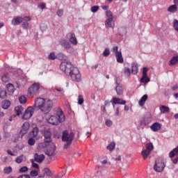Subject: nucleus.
<instances>
[{
	"mask_svg": "<svg viewBox=\"0 0 178 178\" xmlns=\"http://www.w3.org/2000/svg\"><path fill=\"white\" fill-rule=\"evenodd\" d=\"M54 106V102L51 99H46L42 97H38L35 99L33 108L43 112V113H49Z\"/></svg>",
	"mask_w": 178,
	"mask_h": 178,
	"instance_id": "f257e3e1",
	"label": "nucleus"
},
{
	"mask_svg": "<svg viewBox=\"0 0 178 178\" xmlns=\"http://www.w3.org/2000/svg\"><path fill=\"white\" fill-rule=\"evenodd\" d=\"M56 115H50L47 118L48 123L54 126H58L59 123H63V122H65V117L62 109H57Z\"/></svg>",
	"mask_w": 178,
	"mask_h": 178,
	"instance_id": "f03ea898",
	"label": "nucleus"
},
{
	"mask_svg": "<svg viewBox=\"0 0 178 178\" xmlns=\"http://www.w3.org/2000/svg\"><path fill=\"white\" fill-rule=\"evenodd\" d=\"M74 137V135L73 134V133L69 134V131H64L63 132L62 141L65 143L63 146L64 149H67V148H69L70 146L72 145Z\"/></svg>",
	"mask_w": 178,
	"mask_h": 178,
	"instance_id": "7ed1b4c3",
	"label": "nucleus"
},
{
	"mask_svg": "<svg viewBox=\"0 0 178 178\" xmlns=\"http://www.w3.org/2000/svg\"><path fill=\"white\" fill-rule=\"evenodd\" d=\"M106 16L108 17L105 21L106 29H115V22H113V14L112 11L106 10Z\"/></svg>",
	"mask_w": 178,
	"mask_h": 178,
	"instance_id": "20e7f679",
	"label": "nucleus"
},
{
	"mask_svg": "<svg viewBox=\"0 0 178 178\" xmlns=\"http://www.w3.org/2000/svg\"><path fill=\"white\" fill-rule=\"evenodd\" d=\"M68 74H70L72 81L79 83L81 81V74L77 67H72V70Z\"/></svg>",
	"mask_w": 178,
	"mask_h": 178,
	"instance_id": "39448f33",
	"label": "nucleus"
},
{
	"mask_svg": "<svg viewBox=\"0 0 178 178\" xmlns=\"http://www.w3.org/2000/svg\"><path fill=\"white\" fill-rule=\"evenodd\" d=\"M28 94L32 97L38 95L40 94V83H33L28 89Z\"/></svg>",
	"mask_w": 178,
	"mask_h": 178,
	"instance_id": "423d86ee",
	"label": "nucleus"
},
{
	"mask_svg": "<svg viewBox=\"0 0 178 178\" xmlns=\"http://www.w3.org/2000/svg\"><path fill=\"white\" fill-rule=\"evenodd\" d=\"M73 65L70 63H67V61L64 60L63 61L60 65V69L62 70V72H64L65 74H69L70 73L71 70L73 69Z\"/></svg>",
	"mask_w": 178,
	"mask_h": 178,
	"instance_id": "0eeeda50",
	"label": "nucleus"
},
{
	"mask_svg": "<svg viewBox=\"0 0 178 178\" xmlns=\"http://www.w3.org/2000/svg\"><path fill=\"white\" fill-rule=\"evenodd\" d=\"M30 20H31V17L30 16L24 17H15L12 19L11 24H13V26H19V24L23 23V22H30Z\"/></svg>",
	"mask_w": 178,
	"mask_h": 178,
	"instance_id": "6e6552de",
	"label": "nucleus"
},
{
	"mask_svg": "<svg viewBox=\"0 0 178 178\" xmlns=\"http://www.w3.org/2000/svg\"><path fill=\"white\" fill-rule=\"evenodd\" d=\"M154 169L155 172H157L158 173L163 172V170L165 169V163L163 162V159H158L156 160Z\"/></svg>",
	"mask_w": 178,
	"mask_h": 178,
	"instance_id": "1a4fd4ad",
	"label": "nucleus"
},
{
	"mask_svg": "<svg viewBox=\"0 0 178 178\" xmlns=\"http://www.w3.org/2000/svg\"><path fill=\"white\" fill-rule=\"evenodd\" d=\"M44 148L46 147L45 154L48 156H52L55 154V144L54 143H46L45 146H42Z\"/></svg>",
	"mask_w": 178,
	"mask_h": 178,
	"instance_id": "9d476101",
	"label": "nucleus"
},
{
	"mask_svg": "<svg viewBox=\"0 0 178 178\" xmlns=\"http://www.w3.org/2000/svg\"><path fill=\"white\" fill-rule=\"evenodd\" d=\"M169 156L171 158L172 161L175 165L177 164L178 162V145L177 147L174 148L170 153H169ZM175 156H177L175 158ZM175 158V159H173Z\"/></svg>",
	"mask_w": 178,
	"mask_h": 178,
	"instance_id": "9b49d317",
	"label": "nucleus"
},
{
	"mask_svg": "<svg viewBox=\"0 0 178 178\" xmlns=\"http://www.w3.org/2000/svg\"><path fill=\"white\" fill-rule=\"evenodd\" d=\"M148 72V68L143 67V76L140 79V83H144L145 84H147V83H149L151 81V79L148 77V75L147 74Z\"/></svg>",
	"mask_w": 178,
	"mask_h": 178,
	"instance_id": "f8f14e48",
	"label": "nucleus"
},
{
	"mask_svg": "<svg viewBox=\"0 0 178 178\" xmlns=\"http://www.w3.org/2000/svg\"><path fill=\"white\" fill-rule=\"evenodd\" d=\"M33 113H34V108L29 106L25 111V113L23 115L22 118L25 120H27L28 119H30V118H31V116H33Z\"/></svg>",
	"mask_w": 178,
	"mask_h": 178,
	"instance_id": "ddd939ff",
	"label": "nucleus"
},
{
	"mask_svg": "<svg viewBox=\"0 0 178 178\" xmlns=\"http://www.w3.org/2000/svg\"><path fill=\"white\" fill-rule=\"evenodd\" d=\"M51 131H45L44 132V142L42 143V147H45L47 144H49L52 141V139L51 138Z\"/></svg>",
	"mask_w": 178,
	"mask_h": 178,
	"instance_id": "4468645a",
	"label": "nucleus"
},
{
	"mask_svg": "<svg viewBox=\"0 0 178 178\" xmlns=\"http://www.w3.org/2000/svg\"><path fill=\"white\" fill-rule=\"evenodd\" d=\"M67 38H68L70 42L72 44V45H77V38H76V35L74 33H68L67 34Z\"/></svg>",
	"mask_w": 178,
	"mask_h": 178,
	"instance_id": "2eb2a0df",
	"label": "nucleus"
},
{
	"mask_svg": "<svg viewBox=\"0 0 178 178\" xmlns=\"http://www.w3.org/2000/svg\"><path fill=\"white\" fill-rule=\"evenodd\" d=\"M30 129V124L29 122H24L20 130L19 134L22 136H24V134H27L29 133V130Z\"/></svg>",
	"mask_w": 178,
	"mask_h": 178,
	"instance_id": "dca6fc26",
	"label": "nucleus"
},
{
	"mask_svg": "<svg viewBox=\"0 0 178 178\" xmlns=\"http://www.w3.org/2000/svg\"><path fill=\"white\" fill-rule=\"evenodd\" d=\"M115 81L116 84L115 91L118 95H122L123 94V86L119 82H118V78H115Z\"/></svg>",
	"mask_w": 178,
	"mask_h": 178,
	"instance_id": "f3484780",
	"label": "nucleus"
},
{
	"mask_svg": "<svg viewBox=\"0 0 178 178\" xmlns=\"http://www.w3.org/2000/svg\"><path fill=\"white\" fill-rule=\"evenodd\" d=\"M112 104L113 106H115V105H126V101L120 98L113 97Z\"/></svg>",
	"mask_w": 178,
	"mask_h": 178,
	"instance_id": "a211bd4d",
	"label": "nucleus"
},
{
	"mask_svg": "<svg viewBox=\"0 0 178 178\" xmlns=\"http://www.w3.org/2000/svg\"><path fill=\"white\" fill-rule=\"evenodd\" d=\"M35 162H38V163H42V161L45 159V156L44 154H40L38 153H35L34 155Z\"/></svg>",
	"mask_w": 178,
	"mask_h": 178,
	"instance_id": "6ab92c4d",
	"label": "nucleus"
},
{
	"mask_svg": "<svg viewBox=\"0 0 178 178\" xmlns=\"http://www.w3.org/2000/svg\"><path fill=\"white\" fill-rule=\"evenodd\" d=\"M161 127L162 125L159 122H154L150 127V129L152 131H159V130H161Z\"/></svg>",
	"mask_w": 178,
	"mask_h": 178,
	"instance_id": "aec40b11",
	"label": "nucleus"
},
{
	"mask_svg": "<svg viewBox=\"0 0 178 178\" xmlns=\"http://www.w3.org/2000/svg\"><path fill=\"white\" fill-rule=\"evenodd\" d=\"M115 58L118 63H123V62H124V59H123V56L122 55V51L118 52L115 54Z\"/></svg>",
	"mask_w": 178,
	"mask_h": 178,
	"instance_id": "412c9836",
	"label": "nucleus"
},
{
	"mask_svg": "<svg viewBox=\"0 0 178 178\" xmlns=\"http://www.w3.org/2000/svg\"><path fill=\"white\" fill-rule=\"evenodd\" d=\"M147 99H148V95H144L138 102L140 106H144V105H145V102H147Z\"/></svg>",
	"mask_w": 178,
	"mask_h": 178,
	"instance_id": "4be33fe9",
	"label": "nucleus"
},
{
	"mask_svg": "<svg viewBox=\"0 0 178 178\" xmlns=\"http://www.w3.org/2000/svg\"><path fill=\"white\" fill-rule=\"evenodd\" d=\"M23 111H24V108L22 106H18L15 108L17 116H20V115L23 113Z\"/></svg>",
	"mask_w": 178,
	"mask_h": 178,
	"instance_id": "5701e85b",
	"label": "nucleus"
},
{
	"mask_svg": "<svg viewBox=\"0 0 178 178\" xmlns=\"http://www.w3.org/2000/svg\"><path fill=\"white\" fill-rule=\"evenodd\" d=\"M38 127H35L33 129L32 131L30 132V136L31 137H33V138H35V137H37V136H38Z\"/></svg>",
	"mask_w": 178,
	"mask_h": 178,
	"instance_id": "b1692460",
	"label": "nucleus"
},
{
	"mask_svg": "<svg viewBox=\"0 0 178 178\" xmlns=\"http://www.w3.org/2000/svg\"><path fill=\"white\" fill-rule=\"evenodd\" d=\"M131 73L133 74H137L138 73V66L137 63L131 64Z\"/></svg>",
	"mask_w": 178,
	"mask_h": 178,
	"instance_id": "393cba45",
	"label": "nucleus"
},
{
	"mask_svg": "<svg viewBox=\"0 0 178 178\" xmlns=\"http://www.w3.org/2000/svg\"><path fill=\"white\" fill-rule=\"evenodd\" d=\"M6 87L7 91L9 92L10 95H13V94L15 92V86H13V85L11 83H8Z\"/></svg>",
	"mask_w": 178,
	"mask_h": 178,
	"instance_id": "a878e982",
	"label": "nucleus"
},
{
	"mask_svg": "<svg viewBox=\"0 0 178 178\" xmlns=\"http://www.w3.org/2000/svg\"><path fill=\"white\" fill-rule=\"evenodd\" d=\"M159 109H160L161 113H168L170 111L169 107H168L166 106H163V105H161L159 106Z\"/></svg>",
	"mask_w": 178,
	"mask_h": 178,
	"instance_id": "bb28decb",
	"label": "nucleus"
},
{
	"mask_svg": "<svg viewBox=\"0 0 178 178\" xmlns=\"http://www.w3.org/2000/svg\"><path fill=\"white\" fill-rule=\"evenodd\" d=\"M3 109H8L10 106V102L9 100H3L1 104Z\"/></svg>",
	"mask_w": 178,
	"mask_h": 178,
	"instance_id": "cd10ccee",
	"label": "nucleus"
},
{
	"mask_svg": "<svg viewBox=\"0 0 178 178\" xmlns=\"http://www.w3.org/2000/svg\"><path fill=\"white\" fill-rule=\"evenodd\" d=\"M9 80H10L9 74H5L1 76V81H3V83H8Z\"/></svg>",
	"mask_w": 178,
	"mask_h": 178,
	"instance_id": "c85d7f7f",
	"label": "nucleus"
},
{
	"mask_svg": "<svg viewBox=\"0 0 178 178\" xmlns=\"http://www.w3.org/2000/svg\"><path fill=\"white\" fill-rule=\"evenodd\" d=\"M142 156L143 159H147V158H148V156L149 155V154H151V152L149 150H147L146 149L143 150L142 152Z\"/></svg>",
	"mask_w": 178,
	"mask_h": 178,
	"instance_id": "c756f323",
	"label": "nucleus"
},
{
	"mask_svg": "<svg viewBox=\"0 0 178 178\" xmlns=\"http://www.w3.org/2000/svg\"><path fill=\"white\" fill-rule=\"evenodd\" d=\"M168 12H170L171 13H175V12L177 11V6L176 5H172L168 8Z\"/></svg>",
	"mask_w": 178,
	"mask_h": 178,
	"instance_id": "7c9ffc66",
	"label": "nucleus"
},
{
	"mask_svg": "<svg viewBox=\"0 0 178 178\" xmlns=\"http://www.w3.org/2000/svg\"><path fill=\"white\" fill-rule=\"evenodd\" d=\"M178 63V56L172 57V58L170 61V65H176Z\"/></svg>",
	"mask_w": 178,
	"mask_h": 178,
	"instance_id": "2f4dec72",
	"label": "nucleus"
},
{
	"mask_svg": "<svg viewBox=\"0 0 178 178\" xmlns=\"http://www.w3.org/2000/svg\"><path fill=\"white\" fill-rule=\"evenodd\" d=\"M115 142H111L108 146H107V149H108V151H113L115 149Z\"/></svg>",
	"mask_w": 178,
	"mask_h": 178,
	"instance_id": "473e14b6",
	"label": "nucleus"
},
{
	"mask_svg": "<svg viewBox=\"0 0 178 178\" xmlns=\"http://www.w3.org/2000/svg\"><path fill=\"white\" fill-rule=\"evenodd\" d=\"M12 167H6L3 169V172L5 173V175H10V173H12Z\"/></svg>",
	"mask_w": 178,
	"mask_h": 178,
	"instance_id": "72a5a7b5",
	"label": "nucleus"
},
{
	"mask_svg": "<svg viewBox=\"0 0 178 178\" xmlns=\"http://www.w3.org/2000/svg\"><path fill=\"white\" fill-rule=\"evenodd\" d=\"M24 156V155L23 154H21L20 156H17L15 159L16 163H22V162H23Z\"/></svg>",
	"mask_w": 178,
	"mask_h": 178,
	"instance_id": "f704fd0d",
	"label": "nucleus"
},
{
	"mask_svg": "<svg viewBox=\"0 0 178 178\" xmlns=\"http://www.w3.org/2000/svg\"><path fill=\"white\" fill-rule=\"evenodd\" d=\"M84 104V97L83 95H79L78 96V104L79 105H83Z\"/></svg>",
	"mask_w": 178,
	"mask_h": 178,
	"instance_id": "c9c22d12",
	"label": "nucleus"
},
{
	"mask_svg": "<svg viewBox=\"0 0 178 178\" xmlns=\"http://www.w3.org/2000/svg\"><path fill=\"white\" fill-rule=\"evenodd\" d=\"M19 102L21 104H26V102H27V98H26L25 96L22 95V96L19 97Z\"/></svg>",
	"mask_w": 178,
	"mask_h": 178,
	"instance_id": "e433bc0d",
	"label": "nucleus"
},
{
	"mask_svg": "<svg viewBox=\"0 0 178 178\" xmlns=\"http://www.w3.org/2000/svg\"><path fill=\"white\" fill-rule=\"evenodd\" d=\"M154 149V145L152 143H147L146 144V150L147 151H152Z\"/></svg>",
	"mask_w": 178,
	"mask_h": 178,
	"instance_id": "4c0bfd02",
	"label": "nucleus"
},
{
	"mask_svg": "<svg viewBox=\"0 0 178 178\" xmlns=\"http://www.w3.org/2000/svg\"><path fill=\"white\" fill-rule=\"evenodd\" d=\"M29 171V168L24 166L22 167L19 170V173H26V172Z\"/></svg>",
	"mask_w": 178,
	"mask_h": 178,
	"instance_id": "58836bf2",
	"label": "nucleus"
},
{
	"mask_svg": "<svg viewBox=\"0 0 178 178\" xmlns=\"http://www.w3.org/2000/svg\"><path fill=\"white\" fill-rule=\"evenodd\" d=\"M44 175L45 176V175L47 176H50L51 175V170L48 168H44L42 171Z\"/></svg>",
	"mask_w": 178,
	"mask_h": 178,
	"instance_id": "ea45409f",
	"label": "nucleus"
},
{
	"mask_svg": "<svg viewBox=\"0 0 178 178\" xmlns=\"http://www.w3.org/2000/svg\"><path fill=\"white\" fill-rule=\"evenodd\" d=\"M6 90H0V98H6Z\"/></svg>",
	"mask_w": 178,
	"mask_h": 178,
	"instance_id": "a19ab883",
	"label": "nucleus"
},
{
	"mask_svg": "<svg viewBox=\"0 0 178 178\" xmlns=\"http://www.w3.org/2000/svg\"><path fill=\"white\" fill-rule=\"evenodd\" d=\"M99 10V6H94L91 8V12L92 13H97V11Z\"/></svg>",
	"mask_w": 178,
	"mask_h": 178,
	"instance_id": "79ce46f5",
	"label": "nucleus"
},
{
	"mask_svg": "<svg viewBox=\"0 0 178 178\" xmlns=\"http://www.w3.org/2000/svg\"><path fill=\"white\" fill-rule=\"evenodd\" d=\"M124 73L125 76H130L131 72L130 71V68L129 67H125L124 70Z\"/></svg>",
	"mask_w": 178,
	"mask_h": 178,
	"instance_id": "37998d69",
	"label": "nucleus"
},
{
	"mask_svg": "<svg viewBox=\"0 0 178 178\" xmlns=\"http://www.w3.org/2000/svg\"><path fill=\"white\" fill-rule=\"evenodd\" d=\"M49 59H50L51 60H54V59H56V55H55V53H50V54L49 55Z\"/></svg>",
	"mask_w": 178,
	"mask_h": 178,
	"instance_id": "c03bdc74",
	"label": "nucleus"
},
{
	"mask_svg": "<svg viewBox=\"0 0 178 178\" xmlns=\"http://www.w3.org/2000/svg\"><path fill=\"white\" fill-rule=\"evenodd\" d=\"M33 138V137L30 138L28 140V144H29V145H34V144H35V140Z\"/></svg>",
	"mask_w": 178,
	"mask_h": 178,
	"instance_id": "a18cd8bd",
	"label": "nucleus"
},
{
	"mask_svg": "<svg viewBox=\"0 0 178 178\" xmlns=\"http://www.w3.org/2000/svg\"><path fill=\"white\" fill-rule=\"evenodd\" d=\"M58 17H62L63 16V10L62 9H58L56 13Z\"/></svg>",
	"mask_w": 178,
	"mask_h": 178,
	"instance_id": "49530a36",
	"label": "nucleus"
},
{
	"mask_svg": "<svg viewBox=\"0 0 178 178\" xmlns=\"http://www.w3.org/2000/svg\"><path fill=\"white\" fill-rule=\"evenodd\" d=\"M111 55V51H109V49H105V50L103 52V56H109Z\"/></svg>",
	"mask_w": 178,
	"mask_h": 178,
	"instance_id": "de8ad7c7",
	"label": "nucleus"
},
{
	"mask_svg": "<svg viewBox=\"0 0 178 178\" xmlns=\"http://www.w3.org/2000/svg\"><path fill=\"white\" fill-rule=\"evenodd\" d=\"M112 52H115V55L118 52H121L120 51H119V47L118 46H114L112 48Z\"/></svg>",
	"mask_w": 178,
	"mask_h": 178,
	"instance_id": "09e8293b",
	"label": "nucleus"
},
{
	"mask_svg": "<svg viewBox=\"0 0 178 178\" xmlns=\"http://www.w3.org/2000/svg\"><path fill=\"white\" fill-rule=\"evenodd\" d=\"M106 126H108V127H111L112 124H113V122H112V120H106L105 122Z\"/></svg>",
	"mask_w": 178,
	"mask_h": 178,
	"instance_id": "8fccbe9b",
	"label": "nucleus"
},
{
	"mask_svg": "<svg viewBox=\"0 0 178 178\" xmlns=\"http://www.w3.org/2000/svg\"><path fill=\"white\" fill-rule=\"evenodd\" d=\"M30 175L33 177H35V176H38V172L37 170H32V171H31Z\"/></svg>",
	"mask_w": 178,
	"mask_h": 178,
	"instance_id": "3c124183",
	"label": "nucleus"
},
{
	"mask_svg": "<svg viewBox=\"0 0 178 178\" xmlns=\"http://www.w3.org/2000/svg\"><path fill=\"white\" fill-rule=\"evenodd\" d=\"M24 22L22 23V28L23 29H29V21H23Z\"/></svg>",
	"mask_w": 178,
	"mask_h": 178,
	"instance_id": "603ef678",
	"label": "nucleus"
},
{
	"mask_svg": "<svg viewBox=\"0 0 178 178\" xmlns=\"http://www.w3.org/2000/svg\"><path fill=\"white\" fill-rule=\"evenodd\" d=\"M63 47H65L67 49H69L72 45L68 42H65L63 44Z\"/></svg>",
	"mask_w": 178,
	"mask_h": 178,
	"instance_id": "864d4df0",
	"label": "nucleus"
},
{
	"mask_svg": "<svg viewBox=\"0 0 178 178\" xmlns=\"http://www.w3.org/2000/svg\"><path fill=\"white\" fill-rule=\"evenodd\" d=\"M47 6V5L45 4V3H40L39 5H38V8H40V9L44 10L45 9V7Z\"/></svg>",
	"mask_w": 178,
	"mask_h": 178,
	"instance_id": "5fc2aeb1",
	"label": "nucleus"
},
{
	"mask_svg": "<svg viewBox=\"0 0 178 178\" xmlns=\"http://www.w3.org/2000/svg\"><path fill=\"white\" fill-rule=\"evenodd\" d=\"M7 154L8 155H10L11 156H16V154L13 153V151L10 149L7 150Z\"/></svg>",
	"mask_w": 178,
	"mask_h": 178,
	"instance_id": "6e6d98bb",
	"label": "nucleus"
},
{
	"mask_svg": "<svg viewBox=\"0 0 178 178\" xmlns=\"http://www.w3.org/2000/svg\"><path fill=\"white\" fill-rule=\"evenodd\" d=\"M17 178H30V175H19Z\"/></svg>",
	"mask_w": 178,
	"mask_h": 178,
	"instance_id": "4d7b16f0",
	"label": "nucleus"
},
{
	"mask_svg": "<svg viewBox=\"0 0 178 178\" xmlns=\"http://www.w3.org/2000/svg\"><path fill=\"white\" fill-rule=\"evenodd\" d=\"M32 166L33 168H35V169H38V168H40V165H38L37 163H34V161H32Z\"/></svg>",
	"mask_w": 178,
	"mask_h": 178,
	"instance_id": "13d9d810",
	"label": "nucleus"
},
{
	"mask_svg": "<svg viewBox=\"0 0 178 178\" xmlns=\"http://www.w3.org/2000/svg\"><path fill=\"white\" fill-rule=\"evenodd\" d=\"M54 89L56 90V91H58V92H62V91H63V88H62L55 87Z\"/></svg>",
	"mask_w": 178,
	"mask_h": 178,
	"instance_id": "bf43d9fd",
	"label": "nucleus"
},
{
	"mask_svg": "<svg viewBox=\"0 0 178 178\" xmlns=\"http://www.w3.org/2000/svg\"><path fill=\"white\" fill-rule=\"evenodd\" d=\"M111 105V102L106 100L104 102V106H109Z\"/></svg>",
	"mask_w": 178,
	"mask_h": 178,
	"instance_id": "052dcab7",
	"label": "nucleus"
},
{
	"mask_svg": "<svg viewBox=\"0 0 178 178\" xmlns=\"http://www.w3.org/2000/svg\"><path fill=\"white\" fill-rule=\"evenodd\" d=\"M101 8L103 10H108L109 7L108 6H102Z\"/></svg>",
	"mask_w": 178,
	"mask_h": 178,
	"instance_id": "680f3d73",
	"label": "nucleus"
},
{
	"mask_svg": "<svg viewBox=\"0 0 178 178\" xmlns=\"http://www.w3.org/2000/svg\"><path fill=\"white\" fill-rule=\"evenodd\" d=\"M65 175H66V171H65V170L63 171V172L59 175V177H63V176H65Z\"/></svg>",
	"mask_w": 178,
	"mask_h": 178,
	"instance_id": "e2e57ef3",
	"label": "nucleus"
},
{
	"mask_svg": "<svg viewBox=\"0 0 178 178\" xmlns=\"http://www.w3.org/2000/svg\"><path fill=\"white\" fill-rule=\"evenodd\" d=\"M115 115L116 116H118L119 115V108H117L115 111Z\"/></svg>",
	"mask_w": 178,
	"mask_h": 178,
	"instance_id": "0e129e2a",
	"label": "nucleus"
},
{
	"mask_svg": "<svg viewBox=\"0 0 178 178\" xmlns=\"http://www.w3.org/2000/svg\"><path fill=\"white\" fill-rule=\"evenodd\" d=\"M1 161H2V162H6V161H8V157L4 156V157L1 158Z\"/></svg>",
	"mask_w": 178,
	"mask_h": 178,
	"instance_id": "69168bd1",
	"label": "nucleus"
},
{
	"mask_svg": "<svg viewBox=\"0 0 178 178\" xmlns=\"http://www.w3.org/2000/svg\"><path fill=\"white\" fill-rule=\"evenodd\" d=\"M177 88H178V86H177V85H175V86H174L172 87V90H173V91H176V90H177Z\"/></svg>",
	"mask_w": 178,
	"mask_h": 178,
	"instance_id": "338daca9",
	"label": "nucleus"
},
{
	"mask_svg": "<svg viewBox=\"0 0 178 178\" xmlns=\"http://www.w3.org/2000/svg\"><path fill=\"white\" fill-rule=\"evenodd\" d=\"M38 177H39V178H44V177H45V175H44V173H43V174H42V175H40L38 176Z\"/></svg>",
	"mask_w": 178,
	"mask_h": 178,
	"instance_id": "774afa93",
	"label": "nucleus"
}]
</instances>
